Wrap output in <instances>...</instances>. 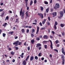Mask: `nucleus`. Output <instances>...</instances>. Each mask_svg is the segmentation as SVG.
<instances>
[{
	"instance_id": "nucleus-1",
	"label": "nucleus",
	"mask_w": 65,
	"mask_h": 65,
	"mask_svg": "<svg viewBox=\"0 0 65 65\" xmlns=\"http://www.w3.org/2000/svg\"><path fill=\"white\" fill-rule=\"evenodd\" d=\"M23 9L21 8L20 11V15L22 18H23L25 15V10H23L22 12Z\"/></svg>"
},
{
	"instance_id": "nucleus-2",
	"label": "nucleus",
	"mask_w": 65,
	"mask_h": 65,
	"mask_svg": "<svg viewBox=\"0 0 65 65\" xmlns=\"http://www.w3.org/2000/svg\"><path fill=\"white\" fill-rule=\"evenodd\" d=\"M60 7V5L58 4H57L55 5V6L54 7V8L55 9H57V8H59Z\"/></svg>"
},
{
	"instance_id": "nucleus-3",
	"label": "nucleus",
	"mask_w": 65,
	"mask_h": 65,
	"mask_svg": "<svg viewBox=\"0 0 65 65\" xmlns=\"http://www.w3.org/2000/svg\"><path fill=\"white\" fill-rule=\"evenodd\" d=\"M52 14L53 15V17L55 18V17H56L57 15V12H53L52 13Z\"/></svg>"
},
{
	"instance_id": "nucleus-4",
	"label": "nucleus",
	"mask_w": 65,
	"mask_h": 65,
	"mask_svg": "<svg viewBox=\"0 0 65 65\" xmlns=\"http://www.w3.org/2000/svg\"><path fill=\"white\" fill-rule=\"evenodd\" d=\"M56 25H58V23H57V22H55L54 25V28L55 29H57Z\"/></svg>"
},
{
	"instance_id": "nucleus-5",
	"label": "nucleus",
	"mask_w": 65,
	"mask_h": 65,
	"mask_svg": "<svg viewBox=\"0 0 65 65\" xmlns=\"http://www.w3.org/2000/svg\"><path fill=\"white\" fill-rule=\"evenodd\" d=\"M38 14L39 15V16L41 17V18L42 19H43V15L41 13H38Z\"/></svg>"
},
{
	"instance_id": "nucleus-6",
	"label": "nucleus",
	"mask_w": 65,
	"mask_h": 65,
	"mask_svg": "<svg viewBox=\"0 0 65 65\" xmlns=\"http://www.w3.org/2000/svg\"><path fill=\"white\" fill-rule=\"evenodd\" d=\"M64 15V12L63 11H60V17L61 18H62Z\"/></svg>"
},
{
	"instance_id": "nucleus-7",
	"label": "nucleus",
	"mask_w": 65,
	"mask_h": 65,
	"mask_svg": "<svg viewBox=\"0 0 65 65\" xmlns=\"http://www.w3.org/2000/svg\"><path fill=\"white\" fill-rule=\"evenodd\" d=\"M49 41L51 43V45H50V46L51 49H53V43H52V42L50 40H49Z\"/></svg>"
},
{
	"instance_id": "nucleus-8",
	"label": "nucleus",
	"mask_w": 65,
	"mask_h": 65,
	"mask_svg": "<svg viewBox=\"0 0 65 65\" xmlns=\"http://www.w3.org/2000/svg\"><path fill=\"white\" fill-rule=\"evenodd\" d=\"M34 59V57L33 56L30 57V61H33V59Z\"/></svg>"
},
{
	"instance_id": "nucleus-9",
	"label": "nucleus",
	"mask_w": 65,
	"mask_h": 65,
	"mask_svg": "<svg viewBox=\"0 0 65 65\" xmlns=\"http://www.w3.org/2000/svg\"><path fill=\"white\" fill-rule=\"evenodd\" d=\"M39 27L38 26L37 27V31L36 32V34H37L38 33V32H39Z\"/></svg>"
},
{
	"instance_id": "nucleus-10",
	"label": "nucleus",
	"mask_w": 65,
	"mask_h": 65,
	"mask_svg": "<svg viewBox=\"0 0 65 65\" xmlns=\"http://www.w3.org/2000/svg\"><path fill=\"white\" fill-rule=\"evenodd\" d=\"M22 63L23 65H26V64H27V63H26V62L25 60H24L22 62Z\"/></svg>"
},
{
	"instance_id": "nucleus-11",
	"label": "nucleus",
	"mask_w": 65,
	"mask_h": 65,
	"mask_svg": "<svg viewBox=\"0 0 65 65\" xmlns=\"http://www.w3.org/2000/svg\"><path fill=\"white\" fill-rule=\"evenodd\" d=\"M43 38L45 39H47L48 38V36L46 35H45L43 36Z\"/></svg>"
},
{
	"instance_id": "nucleus-12",
	"label": "nucleus",
	"mask_w": 65,
	"mask_h": 65,
	"mask_svg": "<svg viewBox=\"0 0 65 65\" xmlns=\"http://www.w3.org/2000/svg\"><path fill=\"white\" fill-rule=\"evenodd\" d=\"M35 42V40L34 39H32L31 40V42L32 44H34V42Z\"/></svg>"
},
{
	"instance_id": "nucleus-13",
	"label": "nucleus",
	"mask_w": 65,
	"mask_h": 65,
	"mask_svg": "<svg viewBox=\"0 0 65 65\" xmlns=\"http://www.w3.org/2000/svg\"><path fill=\"white\" fill-rule=\"evenodd\" d=\"M37 45V47H39V46H41V45L40 44H36Z\"/></svg>"
},
{
	"instance_id": "nucleus-14",
	"label": "nucleus",
	"mask_w": 65,
	"mask_h": 65,
	"mask_svg": "<svg viewBox=\"0 0 65 65\" xmlns=\"http://www.w3.org/2000/svg\"><path fill=\"white\" fill-rule=\"evenodd\" d=\"M30 56L29 55H28L26 57V59H25L26 61H27L28 60V59L29 58V57Z\"/></svg>"
},
{
	"instance_id": "nucleus-15",
	"label": "nucleus",
	"mask_w": 65,
	"mask_h": 65,
	"mask_svg": "<svg viewBox=\"0 0 65 65\" xmlns=\"http://www.w3.org/2000/svg\"><path fill=\"white\" fill-rule=\"evenodd\" d=\"M15 22V23H19V19H16Z\"/></svg>"
},
{
	"instance_id": "nucleus-16",
	"label": "nucleus",
	"mask_w": 65,
	"mask_h": 65,
	"mask_svg": "<svg viewBox=\"0 0 65 65\" xmlns=\"http://www.w3.org/2000/svg\"><path fill=\"white\" fill-rule=\"evenodd\" d=\"M40 8H41V10L42 11H43V7H40Z\"/></svg>"
},
{
	"instance_id": "nucleus-17",
	"label": "nucleus",
	"mask_w": 65,
	"mask_h": 65,
	"mask_svg": "<svg viewBox=\"0 0 65 65\" xmlns=\"http://www.w3.org/2000/svg\"><path fill=\"white\" fill-rule=\"evenodd\" d=\"M55 43L57 44H58V43H59V41L58 40H56L55 41Z\"/></svg>"
},
{
	"instance_id": "nucleus-18",
	"label": "nucleus",
	"mask_w": 65,
	"mask_h": 65,
	"mask_svg": "<svg viewBox=\"0 0 65 65\" xmlns=\"http://www.w3.org/2000/svg\"><path fill=\"white\" fill-rule=\"evenodd\" d=\"M65 26V25L63 24H60V26L61 27H63Z\"/></svg>"
},
{
	"instance_id": "nucleus-19",
	"label": "nucleus",
	"mask_w": 65,
	"mask_h": 65,
	"mask_svg": "<svg viewBox=\"0 0 65 65\" xmlns=\"http://www.w3.org/2000/svg\"><path fill=\"white\" fill-rule=\"evenodd\" d=\"M36 39L38 40H38H40V38H39V37H38L36 38Z\"/></svg>"
},
{
	"instance_id": "nucleus-20",
	"label": "nucleus",
	"mask_w": 65,
	"mask_h": 65,
	"mask_svg": "<svg viewBox=\"0 0 65 65\" xmlns=\"http://www.w3.org/2000/svg\"><path fill=\"white\" fill-rule=\"evenodd\" d=\"M13 45H14L15 44V46H17V43L16 42L13 43Z\"/></svg>"
},
{
	"instance_id": "nucleus-21",
	"label": "nucleus",
	"mask_w": 65,
	"mask_h": 65,
	"mask_svg": "<svg viewBox=\"0 0 65 65\" xmlns=\"http://www.w3.org/2000/svg\"><path fill=\"white\" fill-rule=\"evenodd\" d=\"M49 11V8H47V9H46V12H48Z\"/></svg>"
},
{
	"instance_id": "nucleus-22",
	"label": "nucleus",
	"mask_w": 65,
	"mask_h": 65,
	"mask_svg": "<svg viewBox=\"0 0 65 65\" xmlns=\"http://www.w3.org/2000/svg\"><path fill=\"white\" fill-rule=\"evenodd\" d=\"M6 25H7V23H5L3 25V26H6Z\"/></svg>"
},
{
	"instance_id": "nucleus-23",
	"label": "nucleus",
	"mask_w": 65,
	"mask_h": 65,
	"mask_svg": "<svg viewBox=\"0 0 65 65\" xmlns=\"http://www.w3.org/2000/svg\"><path fill=\"white\" fill-rule=\"evenodd\" d=\"M22 33H24L25 32V29H22Z\"/></svg>"
},
{
	"instance_id": "nucleus-24",
	"label": "nucleus",
	"mask_w": 65,
	"mask_h": 65,
	"mask_svg": "<svg viewBox=\"0 0 65 65\" xmlns=\"http://www.w3.org/2000/svg\"><path fill=\"white\" fill-rule=\"evenodd\" d=\"M11 54L12 55H14V52H13L12 51V52H11Z\"/></svg>"
},
{
	"instance_id": "nucleus-25",
	"label": "nucleus",
	"mask_w": 65,
	"mask_h": 65,
	"mask_svg": "<svg viewBox=\"0 0 65 65\" xmlns=\"http://www.w3.org/2000/svg\"><path fill=\"white\" fill-rule=\"evenodd\" d=\"M32 4H33V1H30V6H31V5H32Z\"/></svg>"
},
{
	"instance_id": "nucleus-26",
	"label": "nucleus",
	"mask_w": 65,
	"mask_h": 65,
	"mask_svg": "<svg viewBox=\"0 0 65 65\" xmlns=\"http://www.w3.org/2000/svg\"><path fill=\"white\" fill-rule=\"evenodd\" d=\"M32 33H34V31H35V29H33L32 30Z\"/></svg>"
},
{
	"instance_id": "nucleus-27",
	"label": "nucleus",
	"mask_w": 65,
	"mask_h": 65,
	"mask_svg": "<svg viewBox=\"0 0 65 65\" xmlns=\"http://www.w3.org/2000/svg\"><path fill=\"white\" fill-rule=\"evenodd\" d=\"M64 61H65V60H62V65H64Z\"/></svg>"
},
{
	"instance_id": "nucleus-28",
	"label": "nucleus",
	"mask_w": 65,
	"mask_h": 65,
	"mask_svg": "<svg viewBox=\"0 0 65 65\" xmlns=\"http://www.w3.org/2000/svg\"><path fill=\"white\" fill-rule=\"evenodd\" d=\"M16 42V44H17V45H18V43H19V41H17Z\"/></svg>"
},
{
	"instance_id": "nucleus-29",
	"label": "nucleus",
	"mask_w": 65,
	"mask_h": 65,
	"mask_svg": "<svg viewBox=\"0 0 65 65\" xmlns=\"http://www.w3.org/2000/svg\"><path fill=\"white\" fill-rule=\"evenodd\" d=\"M35 58L36 60H37L38 59V57L37 56H36L35 57Z\"/></svg>"
},
{
	"instance_id": "nucleus-30",
	"label": "nucleus",
	"mask_w": 65,
	"mask_h": 65,
	"mask_svg": "<svg viewBox=\"0 0 65 65\" xmlns=\"http://www.w3.org/2000/svg\"><path fill=\"white\" fill-rule=\"evenodd\" d=\"M44 46L45 47V48L46 49L47 48V45H44Z\"/></svg>"
},
{
	"instance_id": "nucleus-31",
	"label": "nucleus",
	"mask_w": 65,
	"mask_h": 65,
	"mask_svg": "<svg viewBox=\"0 0 65 65\" xmlns=\"http://www.w3.org/2000/svg\"><path fill=\"white\" fill-rule=\"evenodd\" d=\"M44 3L45 4H48V2L46 1H45Z\"/></svg>"
},
{
	"instance_id": "nucleus-32",
	"label": "nucleus",
	"mask_w": 65,
	"mask_h": 65,
	"mask_svg": "<svg viewBox=\"0 0 65 65\" xmlns=\"http://www.w3.org/2000/svg\"><path fill=\"white\" fill-rule=\"evenodd\" d=\"M61 51L62 53H63L64 52V48H62Z\"/></svg>"
},
{
	"instance_id": "nucleus-33",
	"label": "nucleus",
	"mask_w": 65,
	"mask_h": 65,
	"mask_svg": "<svg viewBox=\"0 0 65 65\" xmlns=\"http://www.w3.org/2000/svg\"><path fill=\"white\" fill-rule=\"evenodd\" d=\"M3 37H5V36L6 35V34H5L3 33Z\"/></svg>"
},
{
	"instance_id": "nucleus-34",
	"label": "nucleus",
	"mask_w": 65,
	"mask_h": 65,
	"mask_svg": "<svg viewBox=\"0 0 65 65\" xmlns=\"http://www.w3.org/2000/svg\"><path fill=\"white\" fill-rule=\"evenodd\" d=\"M61 34L62 36H64V35H65V33L64 32L62 33Z\"/></svg>"
},
{
	"instance_id": "nucleus-35",
	"label": "nucleus",
	"mask_w": 65,
	"mask_h": 65,
	"mask_svg": "<svg viewBox=\"0 0 65 65\" xmlns=\"http://www.w3.org/2000/svg\"><path fill=\"white\" fill-rule=\"evenodd\" d=\"M44 29H45V28L44 27H42L41 29V30H44Z\"/></svg>"
},
{
	"instance_id": "nucleus-36",
	"label": "nucleus",
	"mask_w": 65,
	"mask_h": 65,
	"mask_svg": "<svg viewBox=\"0 0 65 65\" xmlns=\"http://www.w3.org/2000/svg\"><path fill=\"white\" fill-rule=\"evenodd\" d=\"M31 36L32 37H34V35L33 34H31Z\"/></svg>"
},
{
	"instance_id": "nucleus-37",
	"label": "nucleus",
	"mask_w": 65,
	"mask_h": 65,
	"mask_svg": "<svg viewBox=\"0 0 65 65\" xmlns=\"http://www.w3.org/2000/svg\"><path fill=\"white\" fill-rule=\"evenodd\" d=\"M27 49L28 51H30V46H29L27 47Z\"/></svg>"
},
{
	"instance_id": "nucleus-38",
	"label": "nucleus",
	"mask_w": 65,
	"mask_h": 65,
	"mask_svg": "<svg viewBox=\"0 0 65 65\" xmlns=\"http://www.w3.org/2000/svg\"><path fill=\"white\" fill-rule=\"evenodd\" d=\"M48 20H49V21H51V18H50V17H48Z\"/></svg>"
},
{
	"instance_id": "nucleus-39",
	"label": "nucleus",
	"mask_w": 65,
	"mask_h": 65,
	"mask_svg": "<svg viewBox=\"0 0 65 65\" xmlns=\"http://www.w3.org/2000/svg\"><path fill=\"white\" fill-rule=\"evenodd\" d=\"M41 53H40L38 55L39 57H40V56H41Z\"/></svg>"
},
{
	"instance_id": "nucleus-40",
	"label": "nucleus",
	"mask_w": 65,
	"mask_h": 65,
	"mask_svg": "<svg viewBox=\"0 0 65 65\" xmlns=\"http://www.w3.org/2000/svg\"><path fill=\"white\" fill-rule=\"evenodd\" d=\"M36 2H37V1H36V0H35L34 1V3L35 4H36Z\"/></svg>"
},
{
	"instance_id": "nucleus-41",
	"label": "nucleus",
	"mask_w": 65,
	"mask_h": 65,
	"mask_svg": "<svg viewBox=\"0 0 65 65\" xmlns=\"http://www.w3.org/2000/svg\"><path fill=\"white\" fill-rule=\"evenodd\" d=\"M47 42V41H43V43H46Z\"/></svg>"
},
{
	"instance_id": "nucleus-42",
	"label": "nucleus",
	"mask_w": 65,
	"mask_h": 65,
	"mask_svg": "<svg viewBox=\"0 0 65 65\" xmlns=\"http://www.w3.org/2000/svg\"><path fill=\"white\" fill-rule=\"evenodd\" d=\"M29 7L27 6V10H29Z\"/></svg>"
},
{
	"instance_id": "nucleus-43",
	"label": "nucleus",
	"mask_w": 65,
	"mask_h": 65,
	"mask_svg": "<svg viewBox=\"0 0 65 65\" xmlns=\"http://www.w3.org/2000/svg\"><path fill=\"white\" fill-rule=\"evenodd\" d=\"M61 57L62 58V60H64V56L62 55Z\"/></svg>"
},
{
	"instance_id": "nucleus-44",
	"label": "nucleus",
	"mask_w": 65,
	"mask_h": 65,
	"mask_svg": "<svg viewBox=\"0 0 65 65\" xmlns=\"http://www.w3.org/2000/svg\"><path fill=\"white\" fill-rule=\"evenodd\" d=\"M39 24L41 26H42V23H41L40 22Z\"/></svg>"
},
{
	"instance_id": "nucleus-45",
	"label": "nucleus",
	"mask_w": 65,
	"mask_h": 65,
	"mask_svg": "<svg viewBox=\"0 0 65 65\" xmlns=\"http://www.w3.org/2000/svg\"><path fill=\"white\" fill-rule=\"evenodd\" d=\"M52 33L53 34H55V32L53 31H52Z\"/></svg>"
},
{
	"instance_id": "nucleus-46",
	"label": "nucleus",
	"mask_w": 65,
	"mask_h": 65,
	"mask_svg": "<svg viewBox=\"0 0 65 65\" xmlns=\"http://www.w3.org/2000/svg\"><path fill=\"white\" fill-rule=\"evenodd\" d=\"M28 28H30V29H31V28H32V26H28Z\"/></svg>"
},
{
	"instance_id": "nucleus-47",
	"label": "nucleus",
	"mask_w": 65,
	"mask_h": 65,
	"mask_svg": "<svg viewBox=\"0 0 65 65\" xmlns=\"http://www.w3.org/2000/svg\"><path fill=\"white\" fill-rule=\"evenodd\" d=\"M26 3H28L27 2L28 1V0H25Z\"/></svg>"
},
{
	"instance_id": "nucleus-48",
	"label": "nucleus",
	"mask_w": 65,
	"mask_h": 65,
	"mask_svg": "<svg viewBox=\"0 0 65 65\" xmlns=\"http://www.w3.org/2000/svg\"><path fill=\"white\" fill-rule=\"evenodd\" d=\"M45 23V22H44V21H43L42 22V24H43V25H44V24Z\"/></svg>"
},
{
	"instance_id": "nucleus-49",
	"label": "nucleus",
	"mask_w": 65,
	"mask_h": 65,
	"mask_svg": "<svg viewBox=\"0 0 65 65\" xmlns=\"http://www.w3.org/2000/svg\"><path fill=\"white\" fill-rule=\"evenodd\" d=\"M29 30L28 29H27L26 31L27 33H28V32H29Z\"/></svg>"
},
{
	"instance_id": "nucleus-50",
	"label": "nucleus",
	"mask_w": 65,
	"mask_h": 65,
	"mask_svg": "<svg viewBox=\"0 0 65 65\" xmlns=\"http://www.w3.org/2000/svg\"><path fill=\"white\" fill-rule=\"evenodd\" d=\"M53 9L52 8L51 9V12H52V11H53Z\"/></svg>"
},
{
	"instance_id": "nucleus-51",
	"label": "nucleus",
	"mask_w": 65,
	"mask_h": 65,
	"mask_svg": "<svg viewBox=\"0 0 65 65\" xmlns=\"http://www.w3.org/2000/svg\"><path fill=\"white\" fill-rule=\"evenodd\" d=\"M32 24H33V25H37V23H32Z\"/></svg>"
},
{
	"instance_id": "nucleus-52",
	"label": "nucleus",
	"mask_w": 65,
	"mask_h": 65,
	"mask_svg": "<svg viewBox=\"0 0 65 65\" xmlns=\"http://www.w3.org/2000/svg\"><path fill=\"white\" fill-rule=\"evenodd\" d=\"M44 57H42L41 58V59L42 61H43V60H44Z\"/></svg>"
},
{
	"instance_id": "nucleus-53",
	"label": "nucleus",
	"mask_w": 65,
	"mask_h": 65,
	"mask_svg": "<svg viewBox=\"0 0 65 65\" xmlns=\"http://www.w3.org/2000/svg\"><path fill=\"white\" fill-rule=\"evenodd\" d=\"M3 10V9H0V12H1V11H2Z\"/></svg>"
},
{
	"instance_id": "nucleus-54",
	"label": "nucleus",
	"mask_w": 65,
	"mask_h": 65,
	"mask_svg": "<svg viewBox=\"0 0 65 65\" xmlns=\"http://www.w3.org/2000/svg\"><path fill=\"white\" fill-rule=\"evenodd\" d=\"M12 62H15V60L13 59V60L12 61Z\"/></svg>"
},
{
	"instance_id": "nucleus-55",
	"label": "nucleus",
	"mask_w": 65,
	"mask_h": 65,
	"mask_svg": "<svg viewBox=\"0 0 65 65\" xmlns=\"http://www.w3.org/2000/svg\"><path fill=\"white\" fill-rule=\"evenodd\" d=\"M8 18H9L8 17V16L7 17H6V20H8Z\"/></svg>"
},
{
	"instance_id": "nucleus-56",
	"label": "nucleus",
	"mask_w": 65,
	"mask_h": 65,
	"mask_svg": "<svg viewBox=\"0 0 65 65\" xmlns=\"http://www.w3.org/2000/svg\"><path fill=\"white\" fill-rule=\"evenodd\" d=\"M19 49L18 47H16V50H18Z\"/></svg>"
},
{
	"instance_id": "nucleus-57",
	"label": "nucleus",
	"mask_w": 65,
	"mask_h": 65,
	"mask_svg": "<svg viewBox=\"0 0 65 65\" xmlns=\"http://www.w3.org/2000/svg\"><path fill=\"white\" fill-rule=\"evenodd\" d=\"M28 14V11H27L25 13V14L26 15V14Z\"/></svg>"
},
{
	"instance_id": "nucleus-58",
	"label": "nucleus",
	"mask_w": 65,
	"mask_h": 65,
	"mask_svg": "<svg viewBox=\"0 0 65 65\" xmlns=\"http://www.w3.org/2000/svg\"><path fill=\"white\" fill-rule=\"evenodd\" d=\"M1 32H2V30L0 29V34L1 33Z\"/></svg>"
},
{
	"instance_id": "nucleus-59",
	"label": "nucleus",
	"mask_w": 65,
	"mask_h": 65,
	"mask_svg": "<svg viewBox=\"0 0 65 65\" xmlns=\"http://www.w3.org/2000/svg\"><path fill=\"white\" fill-rule=\"evenodd\" d=\"M47 23V24L48 25H50V23H49V22H48Z\"/></svg>"
},
{
	"instance_id": "nucleus-60",
	"label": "nucleus",
	"mask_w": 65,
	"mask_h": 65,
	"mask_svg": "<svg viewBox=\"0 0 65 65\" xmlns=\"http://www.w3.org/2000/svg\"><path fill=\"white\" fill-rule=\"evenodd\" d=\"M3 5V3H1V6H2V5Z\"/></svg>"
},
{
	"instance_id": "nucleus-61",
	"label": "nucleus",
	"mask_w": 65,
	"mask_h": 65,
	"mask_svg": "<svg viewBox=\"0 0 65 65\" xmlns=\"http://www.w3.org/2000/svg\"><path fill=\"white\" fill-rule=\"evenodd\" d=\"M13 32H10V33L11 34H13Z\"/></svg>"
},
{
	"instance_id": "nucleus-62",
	"label": "nucleus",
	"mask_w": 65,
	"mask_h": 65,
	"mask_svg": "<svg viewBox=\"0 0 65 65\" xmlns=\"http://www.w3.org/2000/svg\"><path fill=\"white\" fill-rule=\"evenodd\" d=\"M52 3V0H51L50 2V3Z\"/></svg>"
},
{
	"instance_id": "nucleus-63",
	"label": "nucleus",
	"mask_w": 65,
	"mask_h": 65,
	"mask_svg": "<svg viewBox=\"0 0 65 65\" xmlns=\"http://www.w3.org/2000/svg\"><path fill=\"white\" fill-rule=\"evenodd\" d=\"M62 53H63V54H64V55H65V52H62Z\"/></svg>"
},
{
	"instance_id": "nucleus-64",
	"label": "nucleus",
	"mask_w": 65,
	"mask_h": 65,
	"mask_svg": "<svg viewBox=\"0 0 65 65\" xmlns=\"http://www.w3.org/2000/svg\"><path fill=\"white\" fill-rule=\"evenodd\" d=\"M63 10L64 11V13H65V9H63Z\"/></svg>"
}]
</instances>
